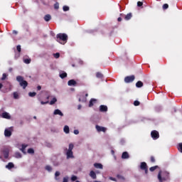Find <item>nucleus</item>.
<instances>
[{
    "label": "nucleus",
    "instance_id": "obj_1",
    "mask_svg": "<svg viewBox=\"0 0 182 182\" xmlns=\"http://www.w3.org/2000/svg\"><path fill=\"white\" fill-rule=\"evenodd\" d=\"M56 38L57 42H59L61 45H65V43L68 42V36L66 33H58L57 34Z\"/></svg>",
    "mask_w": 182,
    "mask_h": 182
},
{
    "label": "nucleus",
    "instance_id": "obj_2",
    "mask_svg": "<svg viewBox=\"0 0 182 182\" xmlns=\"http://www.w3.org/2000/svg\"><path fill=\"white\" fill-rule=\"evenodd\" d=\"M16 80L17 82H18L20 86H21L23 89H26V87H28V81L23 80V77L18 75L16 77Z\"/></svg>",
    "mask_w": 182,
    "mask_h": 182
},
{
    "label": "nucleus",
    "instance_id": "obj_3",
    "mask_svg": "<svg viewBox=\"0 0 182 182\" xmlns=\"http://www.w3.org/2000/svg\"><path fill=\"white\" fill-rule=\"evenodd\" d=\"M73 147H75L73 144H70L68 149H66L68 150L66 152L67 159H73V151H72L73 150Z\"/></svg>",
    "mask_w": 182,
    "mask_h": 182
},
{
    "label": "nucleus",
    "instance_id": "obj_4",
    "mask_svg": "<svg viewBox=\"0 0 182 182\" xmlns=\"http://www.w3.org/2000/svg\"><path fill=\"white\" fill-rule=\"evenodd\" d=\"M134 79H136L134 75L127 76L124 77V82L125 83H132V82H134Z\"/></svg>",
    "mask_w": 182,
    "mask_h": 182
},
{
    "label": "nucleus",
    "instance_id": "obj_5",
    "mask_svg": "<svg viewBox=\"0 0 182 182\" xmlns=\"http://www.w3.org/2000/svg\"><path fill=\"white\" fill-rule=\"evenodd\" d=\"M151 136L152 137L153 140H157L160 137V134L156 131L153 130L151 132Z\"/></svg>",
    "mask_w": 182,
    "mask_h": 182
},
{
    "label": "nucleus",
    "instance_id": "obj_6",
    "mask_svg": "<svg viewBox=\"0 0 182 182\" xmlns=\"http://www.w3.org/2000/svg\"><path fill=\"white\" fill-rule=\"evenodd\" d=\"M120 16H122V18H124L125 21H130V19H132V18L133 17V14L132 13H129L125 16L124 14H121Z\"/></svg>",
    "mask_w": 182,
    "mask_h": 182
},
{
    "label": "nucleus",
    "instance_id": "obj_7",
    "mask_svg": "<svg viewBox=\"0 0 182 182\" xmlns=\"http://www.w3.org/2000/svg\"><path fill=\"white\" fill-rule=\"evenodd\" d=\"M95 129H96L97 132H98L99 133H100V132H102L103 133H106V132L107 130V128H106L105 127H100L99 125H96Z\"/></svg>",
    "mask_w": 182,
    "mask_h": 182
},
{
    "label": "nucleus",
    "instance_id": "obj_8",
    "mask_svg": "<svg viewBox=\"0 0 182 182\" xmlns=\"http://www.w3.org/2000/svg\"><path fill=\"white\" fill-rule=\"evenodd\" d=\"M140 168H141V170H144L146 174H147L149 169L147 168V164H146V162L141 163Z\"/></svg>",
    "mask_w": 182,
    "mask_h": 182
},
{
    "label": "nucleus",
    "instance_id": "obj_9",
    "mask_svg": "<svg viewBox=\"0 0 182 182\" xmlns=\"http://www.w3.org/2000/svg\"><path fill=\"white\" fill-rule=\"evenodd\" d=\"M4 136L6 137H11L12 136V132L11 130L6 129L4 130Z\"/></svg>",
    "mask_w": 182,
    "mask_h": 182
},
{
    "label": "nucleus",
    "instance_id": "obj_10",
    "mask_svg": "<svg viewBox=\"0 0 182 182\" xmlns=\"http://www.w3.org/2000/svg\"><path fill=\"white\" fill-rule=\"evenodd\" d=\"M77 82H76V81L75 80H70L68 82V86H76Z\"/></svg>",
    "mask_w": 182,
    "mask_h": 182
},
{
    "label": "nucleus",
    "instance_id": "obj_11",
    "mask_svg": "<svg viewBox=\"0 0 182 182\" xmlns=\"http://www.w3.org/2000/svg\"><path fill=\"white\" fill-rule=\"evenodd\" d=\"M158 179L159 181V182H164V181H166V178H162L161 177V171H160L159 172V174H158Z\"/></svg>",
    "mask_w": 182,
    "mask_h": 182
},
{
    "label": "nucleus",
    "instance_id": "obj_12",
    "mask_svg": "<svg viewBox=\"0 0 182 182\" xmlns=\"http://www.w3.org/2000/svg\"><path fill=\"white\" fill-rule=\"evenodd\" d=\"M129 157L130 156L129 155V153L127 151H124L122 153V159H129Z\"/></svg>",
    "mask_w": 182,
    "mask_h": 182
},
{
    "label": "nucleus",
    "instance_id": "obj_13",
    "mask_svg": "<svg viewBox=\"0 0 182 182\" xmlns=\"http://www.w3.org/2000/svg\"><path fill=\"white\" fill-rule=\"evenodd\" d=\"M28 147V145L26 144H22L21 145V149H20L21 151L23 153V154H26V151H25L26 149Z\"/></svg>",
    "mask_w": 182,
    "mask_h": 182
},
{
    "label": "nucleus",
    "instance_id": "obj_14",
    "mask_svg": "<svg viewBox=\"0 0 182 182\" xmlns=\"http://www.w3.org/2000/svg\"><path fill=\"white\" fill-rule=\"evenodd\" d=\"M90 176L91 178H93V180H96V178H97L96 173H95L94 171H91L90 172Z\"/></svg>",
    "mask_w": 182,
    "mask_h": 182
},
{
    "label": "nucleus",
    "instance_id": "obj_15",
    "mask_svg": "<svg viewBox=\"0 0 182 182\" xmlns=\"http://www.w3.org/2000/svg\"><path fill=\"white\" fill-rule=\"evenodd\" d=\"M15 167V165H14V163L9 162L6 166V168H8L9 170H11V168H14Z\"/></svg>",
    "mask_w": 182,
    "mask_h": 182
},
{
    "label": "nucleus",
    "instance_id": "obj_16",
    "mask_svg": "<svg viewBox=\"0 0 182 182\" xmlns=\"http://www.w3.org/2000/svg\"><path fill=\"white\" fill-rule=\"evenodd\" d=\"M100 110L101 112H107V106H106V105H100Z\"/></svg>",
    "mask_w": 182,
    "mask_h": 182
},
{
    "label": "nucleus",
    "instance_id": "obj_17",
    "mask_svg": "<svg viewBox=\"0 0 182 182\" xmlns=\"http://www.w3.org/2000/svg\"><path fill=\"white\" fill-rule=\"evenodd\" d=\"M2 117L4 119H11V116L9 115V114L8 112H3Z\"/></svg>",
    "mask_w": 182,
    "mask_h": 182
},
{
    "label": "nucleus",
    "instance_id": "obj_18",
    "mask_svg": "<svg viewBox=\"0 0 182 182\" xmlns=\"http://www.w3.org/2000/svg\"><path fill=\"white\" fill-rule=\"evenodd\" d=\"M50 19H52V16H50V14H46L44 16V20L46 21V22H49Z\"/></svg>",
    "mask_w": 182,
    "mask_h": 182
},
{
    "label": "nucleus",
    "instance_id": "obj_19",
    "mask_svg": "<svg viewBox=\"0 0 182 182\" xmlns=\"http://www.w3.org/2000/svg\"><path fill=\"white\" fill-rule=\"evenodd\" d=\"M95 102H96V99L92 98V99L90 100L89 107H92L95 105Z\"/></svg>",
    "mask_w": 182,
    "mask_h": 182
},
{
    "label": "nucleus",
    "instance_id": "obj_20",
    "mask_svg": "<svg viewBox=\"0 0 182 182\" xmlns=\"http://www.w3.org/2000/svg\"><path fill=\"white\" fill-rule=\"evenodd\" d=\"M53 114H58L59 116H63V113L60 109H55Z\"/></svg>",
    "mask_w": 182,
    "mask_h": 182
},
{
    "label": "nucleus",
    "instance_id": "obj_21",
    "mask_svg": "<svg viewBox=\"0 0 182 182\" xmlns=\"http://www.w3.org/2000/svg\"><path fill=\"white\" fill-rule=\"evenodd\" d=\"M94 167H95V168H103V165H102V164H97V163H95L94 164Z\"/></svg>",
    "mask_w": 182,
    "mask_h": 182
},
{
    "label": "nucleus",
    "instance_id": "obj_22",
    "mask_svg": "<svg viewBox=\"0 0 182 182\" xmlns=\"http://www.w3.org/2000/svg\"><path fill=\"white\" fill-rule=\"evenodd\" d=\"M96 77H97L98 79H103V74H102V73L100 72H97L96 73Z\"/></svg>",
    "mask_w": 182,
    "mask_h": 182
},
{
    "label": "nucleus",
    "instance_id": "obj_23",
    "mask_svg": "<svg viewBox=\"0 0 182 182\" xmlns=\"http://www.w3.org/2000/svg\"><path fill=\"white\" fill-rule=\"evenodd\" d=\"M136 86L137 87H143V86H144L143 82H141V81L136 82Z\"/></svg>",
    "mask_w": 182,
    "mask_h": 182
},
{
    "label": "nucleus",
    "instance_id": "obj_24",
    "mask_svg": "<svg viewBox=\"0 0 182 182\" xmlns=\"http://www.w3.org/2000/svg\"><path fill=\"white\" fill-rule=\"evenodd\" d=\"M64 132L66 133V134H69L70 133L69 126L65 125L64 127Z\"/></svg>",
    "mask_w": 182,
    "mask_h": 182
},
{
    "label": "nucleus",
    "instance_id": "obj_25",
    "mask_svg": "<svg viewBox=\"0 0 182 182\" xmlns=\"http://www.w3.org/2000/svg\"><path fill=\"white\" fill-rule=\"evenodd\" d=\"M14 157H16V159H21L22 158V154H21L20 152H16Z\"/></svg>",
    "mask_w": 182,
    "mask_h": 182
},
{
    "label": "nucleus",
    "instance_id": "obj_26",
    "mask_svg": "<svg viewBox=\"0 0 182 182\" xmlns=\"http://www.w3.org/2000/svg\"><path fill=\"white\" fill-rule=\"evenodd\" d=\"M60 77L61 79H65V77H68V73H63L60 74Z\"/></svg>",
    "mask_w": 182,
    "mask_h": 182
},
{
    "label": "nucleus",
    "instance_id": "obj_27",
    "mask_svg": "<svg viewBox=\"0 0 182 182\" xmlns=\"http://www.w3.org/2000/svg\"><path fill=\"white\" fill-rule=\"evenodd\" d=\"M4 159H8V157H9V151H4Z\"/></svg>",
    "mask_w": 182,
    "mask_h": 182
},
{
    "label": "nucleus",
    "instance_id": "obj_28",
    "mask_svg": "<svg viewBox=\"0 0 182 182\" xmlns=\"http://www.w3.org/2000/svg\"><path fill=\"white\" fill-rule=\"evenodd\" d=\"M27 151H28V154H35V150H33V149H32V148L28 149Z\"/></svg>",
    "mask_w": 182,
    "mask_h": 182
},
{
    "label": "nucleus",
    "instance_id": "obj_29",
    "mask_svg": "<svg viewBox=\"0 0 182 182\" xmlns=\"http://www.w3.org/2000/svg\"><path fill=\"white\" fill-rule=\"evenodd\" d=\"M59 176H60V172H59V171H55V180H59V178H58V177H59Z\"/></svg>",
    "mask_w": 182,
    "mask_h": 182
},
{
    "label": "nucleus",
    "instance_id": "obj_30",
    "mask_svg": "<svg viewBox=\"0 0 182 182\" xmlns=\"http://www.w3.org/2000/svg\"><path fill=\"white\" fill-rule=\"evenodd\" d=\"M56 102H58V100L56 99V97L53 98V100L50 102V105H55V103H56Z\"/></svg>",
    "mask_w": 182,
    "mask_h": 182
},
{
    "label": "nucleus",
    "instance_id": "obj_31",
    "mask_svg": "<svg viewBox=\"0 0 182 182\" xmlns=\"http://www.w3.org/2000/svg\"><path fill=\"white\" fill-rule=\"evenodd\" d=\"M28 96L30 97H35V96H36V92H28Z\"/></svg>",
    "mask_w": 182,
    "mask_h": 182
},
{
    "label": "nucleus",
    "instance_id": "obj_32",
    "mask_svg": "<svg viewBox=\"0 0 182 182\" xmlns=\"http://www.w3.org/2000/svg\"><path fill=\"white\" fill-rule=\"evenodd\" d=\"M117 178H118L119 180H122V181H125L126 179L124 178V176H122V175H117Z\"/></svg>",
    "mask_w": 182,
    "mask_h": 182
},
{
    "label": "nucleus",
    "instance_id": "obj_33",
    "mask_svg": "<svg viewBox=\"0 0 182 182\" xmlns=\"http://www.w3.org/2000/svg\"><path fill=\"white\" fill-rule=\"evenodd\" d=\"M156 168H159V166H152V167L149 168V170L151 171H154Z\"/></svg>",
    "mask_w": 182,
    "mask_h": 182
},
{
    "label": "nucleus",
    "instance_id": "obj_34",
    "mask_svg": "<svg viewBox=\"0 0 182 182\" xmlns=\"http://www.w3.org/2000/svg\"><path fill=\"white\" fill-rule=\"evenodd\" d=\"M54 58H55V59H59V58L60 57V54L59 53H56L53 54Z\"/></svg>",
    "mask_w": 182,
    "mask_h": 182
},
{
    "label": "nucleus",
    "instance_id": "obj_35",
    "mask_svg": "<svg viewBox=\"0 0 182 182\" xmlns=\"http://www.w3.org/2000/svg\"><path fill=\"white\" fill-rule=\"evenodd\" d=\"M178 150L182 153V143L178 144Z\"/></svg>",
    "mask_w": 182,
    "mask_h": 182
},
{
    "label": "nucleus",
    "instance_id": "obj_36",
    "mask_svg": "<svg viewBox=\"0 0 182 182\" xmlns=\"http://www.w3.org/2000/svg\"><path fill=\"white\" fill-rule=\"evenodd\" d=\"M46 170H47V171H52V166H49V165H47L46 166Z\"/></svg>",
    "mask_w": 182,
    "mask_h": 182
},
{
    "label": "nucleus",
    "instance_id": "obj_37",
    "mask_svg": "<svg viewBox=\"0 0 182 182\" xmlns=\"http://www.w3.org/2000/svg\"><path fill=\"white\" fill-rule=\"evenodd\" d=\"M63 10L64 11V12H68V11H69V6H64L63 7Z\"/></svg>",
    "mask_w": 182,
    "mask_h": 182
},
{
    "label": "nucleus",
    "instance_id": "obj_38",
    "mask_svg": "<svg viewBox=\"0 0 182 182\" xmlns=\"http://www.w3.org/2000/svg\"><path fill=\"white\" fill-rule=\"evenodd\" d=\"M151 163H156V159L154 158V156H151L150 157Z\"/></svg>",
    "mask_w": 182,
    "mask_h": 182
},
{
    "label": "nucleus",
    "instance_id": "obj_39",
    "mask_svg": "<svg viewBox=\"0 0 182 182\" xmlns=\"http://www.w3.org/2000/svg\"><path fill=\"white\" fill-rule=\"evenodd\" d=\"M7 77H8V75H6V73H4L1 77V80H5Z\"/></svg>",
    "mask_w": 182,
    "mask_h": 182
},
{
    "label": "nucleus",
    "instance_id": "obj_40",
    "mask_svg": "<svg viewBox=\"0 0 182 182\" xmlns=\"http://www.w3.org/2000/svg\"><path fill=\"white\" fill-rule=\"evenodd\" d=\"M63 182H69V177L65 176L63 179Z\"/></svg>",
    "mask_w": 182,
    "mask_h": 182
},
{
    "label": "nucleus",
    "instance_id": "obj_41",
    "mask_svg": "<svg viewBox=\"0 0 182 182\" xmlns=\"http://www.w3.org/2000/svg\"><path fill=\"white\" fill-rule=\"evenodd\" d=\"M134 105L140 106V102H139L138 100L134 101Z\"/></svg>",
    "mask_w": 182,
    "mask_h": 182
},
{
    "label": "nucleus",
    "instance_id": "obj_42",
    "mask_svg": "<svg viewBox=\"0 0 182 182\" xmlns=\"http://www.w3.org/2000/svg\"><path fill=\"white\" fill-rule=\"evenodd\" d=\"M163 9H164V10L168 9V4H164Z\"/></svg>",
    "mask_w": 182,
    "mask_h": 182
},
{
    "label": "nucleus",
    "instance_id": "obj_43",
    "mask_svg": "<svg viewBox=\"0 0 182 182\" xmlns=\"http://www.w3.org/2000/svg\"><path fill=\"white\" fill-rule=\"evenodd\" d=\"M71 180H72L73 181H76V180H77V176H73L71 177Z\"/></svg>",
    "mask_w": 182,
    "mask_h": 182
},
{
    "label": "nucleus",
    "instance_id": "obj_44",
    "mask_svg": "<svg viewBox=\"0 0 182 182\" xmlns=\"http://www.w3.org/2000/svg\"><path fill=\"white\" fill-rule=\"evenodd\" d=\"M24 63H26L27 65L31 63V59H25L24 60Z\"/></svg>",
    "mask_w": 182,
    "mask_h": 182
},
{
    "label": "nucleus",
    "instance_id": "obj_45",
    "mask_svg": "<svg viewBox=\"0 0 182 182\" xmlns=\"http://www.w3.org/2000/svg\"><path fill=\"white\" fill-rule=\"evenodd\" d=\"M14 99H18V97H19L18 92H14Z\"/></svg>",
    "mask_w": 182,
    "mask_h": 182
},
{
    "label": "nucleus",
    "instance_id": "obj_46",
    "mask_svg": "<svg viewBox=\"0 0 182 182\" xmlns=\"http://www.w3.org/2000/svg\"><path fill=\"white\" fill-rule=\"evenodd\" d=\"M16 49H17L18 52L19 53H21V46H20V45H18V46H16Z\"/></svg>",
    "mask_w": 182,
    "mask_h": 182
},
{
    "label": "nucleus",
    "instance_id": "obj_47",
    "mask_svg": "<svg viewBox=\"0 0 182 182\" xmlns=\"http://www.w3.org/2000/svg\"><path fill=\"white\" fill-rule=\"evenodd\" d=\"M54 8H55V9H59V3H55V4H54Z\"/></svg>",
    "mask_w": 182,
    "mask_h": 182
},
{
    "label": "nucleus",
    "instance_id": "obj_48",
    "mask_svg": "<svg viewBox=\"0 0 182 182\" xmlns=\"http://www.w3.org/2000/svg\"><path fill=\"white\" fill-rule=\"evenodd\" d=\"M137 6H143V2H141V1H138V2H137Z\"/></svg>",
    "mask_w": 182,
    "mask_h": 182
},
{
    "label": "nucleus",
    "instance_id": "obj_49",
    "mask_svg": "<svg viewBox=\"0 0 182 182\" xmlns=\"http://www.w3.org/2000/svg\"><path fill=\"white\" fill-rule=\"evenodd\" d=\"M48 103H49V101H46V102L41 101V105H48Z\"/></svg>",
    "mask_w": 182,
    "mask_h": 182
},
{
    "label": "nucleus",
    "instance_id": "obj_50",
    "mask_svg": "<svg viewBox=\"0 0 182 182\" xmlns=\"http://www.w3.org/2000/svg\"><path fill=\"white\" fill-rule=\"evenodd\" d=\"M109 180H112V181H117L115 178L109 177Z\"/></svg>",
    "mask_w": 182,
    "mask_h": 182
},
{
    "label": "nucleus",
    "instance_id": "obj_51",
    "mask_svg": "<svg viewBox=\"0 0 182 182\" xmlns=\"http://www.w3.org/2000/svg\"><path fill=\"white\" fill-rule=\"evenodd\" d=\"M79 134V130L75 129L74 130V134Z\"/></svg>",
    "mask_w": 182,
    "mask_h": 182
},
{
    "label": "nucleus",
    "instance_id": "obj_52",
    "mask_svg": "<svg viewBox=\"0 0 182 182\" xmlns=\"http://www.w3.org/2000/svg\"><path fill=\"white\" fill-rule=\"evenodd\" d=\"M42 89V87L41 85H38L37 87V90H41Z\"/></svg>",
    "mask_w": 182,
    "mask_h": 182
},
{
    "label": "nucleus",
    "instance_id": "obj_53",
    "mask_svg": "<svg viewBox=\"0 0 182 182\" xmlns=\"http://www.w3.org/2000/svg\"><path fill=\"white\" fill-rule=\"evenodd\" d=\"M77 109H78V110H80L82 109V105H79L78 107H77Z\"/></svg>",
    "mask_w": 182,
    "mask_h": 182
},
{
    "label": "nucleus",
    "instance_id": "obj_54",
    "mask_svg": "<svg viewBox=\"0 0 182 182\" xmlns=\"http://www.w3.org/2000/svg\"><path fill=\"white\" fill-rule=\"evenodd\" d=\"M117 21H118V22H122V17H119V18H117Z\"/></svg>",
    "mask_w": 182,
    "mask_h": 182
},
{
    "label": "nucleus",
    "instance_id": "obj_55",
    "mask_svg": "<svg viewBox=\"0 0 182 182\" xmlns=\"http://www.w3.org/2000/svg\"><path fill=\"white\" fill-rule=\"evenodd\" d=\"M13 33H15V35H16V34L18 33V31H13Z\"/></svg>",
    "mask_w": 182,
    "mask_h": 182
},
{
    "label": "nucleus",
    "instance_id": "obj_56",
    "mask_svg": "<svg viewBox=\"0 0 182 182\" xmlns=\"http://www.w3.org/2000/svg\"><path fill=\"white\" fill-rule=\"evenodd\" d=\"M2 86H4L1 83H0V89H2Z\"/></svg>",
    "mask_w": 182,
    "mask_h": 182
},
{
    "label": "nucleus",
    "instance_id": "obj_57",
    "mask_svg": "<svg viewBox=\"0 0 182 182\" xmlns=\"http://www.w3.org/2000/svg\"><path fill=\"white\" fill-rule=\"evenodd\" d=\"M46 100H49V96L46 97Z\"/></svg>",
    "mask_w": 182,
    "mask_h": 182
},
{
    "label": "nucleus",
    "instance_id": "obj_58",
    "mask_svg": "<svg viewBox=\"0 0 182 182\" xmlns=\"http://www.w3.org/2000/svg\"><path fill=\"white\" fill-rule=\"evenodd\" d=\"M72 66H73V68H75V64H73Z\"/></svg>",
    "mask_w": 182,
    "mask_h": 182
},
{
    "label": "nucleus",
    "instance_id": "obj_59",
    "mask_svg": "<svg viewBox=\"0 0 182 182\" xmlns=\"http://www.w3.org/2000/svg\"><path fill=\"white\" fill-rule=\"evenodd\" d=\"M11 70H12V68H10V69H9V71L11 72Z\"/></svg>",
    "mask_w": 182,
    "mask_h": 182
},
{
    "label": "nucleus",
    "instance_id": "obj_60",
    "mask_svg": "<svg viewBox=\"0 0 182 182\" xmlns=\"http://www.w3.org/2000/svg\"><path fill=\"white\" fill-rule=\"evenodd\" d=\"M79 102H82V100H80V98L79 99Z\"/></svg>",
    "mask_w": 182,
    "mask_h": 182
},
{
    "label": "nucleus",
    "instance_id": "obj_61",
    "mask_svg": "<svg viewBox=\"0 0 182 182\" xmlns=\"http://www.w3.org/2000/svg\"><path fill=\"white\" fill-rule=\"evenodd\" d=\"M33 119H36V116H34V117H33Z\"/></svg>",
    "mask_w": 182,
    "mask_h": 182
},
{
    "label": "nucleus",
    "instance_id": "obj_62",
    "mask_svg": "<svg viewBox=\"0 0 182 182\" xmlns=\"http://www.w3.org/2000/svg\"><path fill=\"white\" fill-rule=\"evenodd\" d=\"M85 96H88V95H87V94H86V95H85Z\"/></svg>",
    "mask_w": 182,
    "mask_h": 182
}]
</instances>
